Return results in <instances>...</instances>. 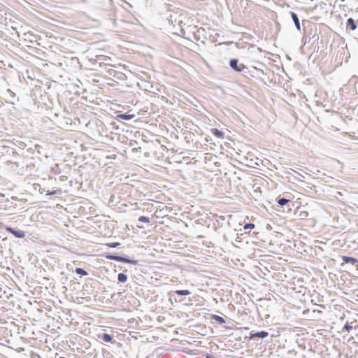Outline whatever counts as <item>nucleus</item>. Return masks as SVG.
Instances as JSON below:
<instances>
[{"mask_svg":"<svg viewBox=\"0 0 358 358\" xmlns=\"http://www.w3.org/2000/svg\"><path fill=\"white\" fill-rule=\"evenodd\" d=\"M106 257L110 260H115L117 262H127V263L130 262V261L129 259L122 257H119V256L109 255H106Z\"/></svg>","mask_w":358,"mask_h":358,"instance_id":"nucleus-3","label":"nucleus"},{"mask_svg":"<svg viewBox=\"0 0 358 358\" xmlns=\"http://www.w3.org/2000/svg\"><path fill=\"white\" fill-rule=\"evenodd\" d=\"M75 272L77 274L82 275H87V272L85 271V270H83L81 268H76V270H75Z\"/></svg>","mask_w":358,"mask_h":358,"instance_id":"nucleus-15","label":"nucleus"},{"mask_svg":"<svg viewBox=\"0 0 358 358\" xmlns=\"http://www.w3.org/2000/svg\"><path fill=\"white\" fill-rule=\"evenodd\" d=\"M117 278L120 282H124L127 280V276L125 274L121 273L118 274Z\"/></svg>","mask_w":358,"mask_h":358,"instance_id":"nucleus-12","label":"nucleus"},{"mask_svg":"<svg viewBox=\"0 0 358 358\" xmlns=\"http://www.w3.org/2000/svg\"><path fill=\"white\" fill-rule=\"evenodd\" d=\"M268 334L266 331H260V332H257L256 334H255L254 335H252V337H259V338H266V336H268Z\"/></svg>","mask_w":358,"mask_h":358,"instance_id":"nucleus-10","label":"nucleus"},{"mask_svg":"<svg viewBox=\"0 0 358 358\" xmlns=\"http://www.w3.org/2000/svg\"><path fill=\"white\" fill-rule=\"evenodd\" d=\"M176 294L180 296H186L190 294V292L187 289L185 290H176Z\"/></svg>","mask_w":358,"mask_h":358,"instance_id":"nucleus-11","label":"nucleus"},{"mask_svg":"<svg viewBox=\"0 0 358 358\" xmlns=\"http://www.w3.org/2000/svg\"><path fill=\"white\" fill-rule=\"evenodd\" d=\"M255 228V224H252V223H248V224H246L243 229H252Z\"/></svg>","mask_w":358,"mask_h":358,"instance_id":"nucleus-20","label":"nucleus"},{"mask_svg":"<svg viewBox=\"0 0 358 358\" xmlns=\"http://www.w3.org/2000/svg\"><path fill=\"white\" fill-rule=\"evenodd\" d=\"M309 214L307 210H301L297 213V217L299 220H306L308 217Z\"/></svg>","mask_w":358,"mask_h":358,"instance_id":"nucleus-5","label":"nucleus"},{"mask_svg":"<svg viewBox=\"0 0 358 358\" xmlns=\"http://www.w3.org/2000/svg\"><path fill=\"white\" fill-rule=\"evenodd\" d=\"M342 259L345 263H351L352 264H354L357 262L356 259L347 256H343Z\"/></svg>","mask_w":358,"mask_h":358,"instance_id":"nucleus-8","label":"nucleus"},{"mask_svg":"<svg viewBox=\"0 0 358 358\" xmlns=\"http://www.w3.org/2000/svg\"><path fill=\"white\" fill-rule=\"evenodd\" d=\"M238 59H232L229 62V65H230L231 68L233 69L234 70H235L238 72H241L244 70L245 66L243 64H238Z\"/></svg>","mask_w":358,"mask_h":358,"instance_id":"nucleus-1","label":"nucleus"},{"mask_svg":"<svg viewBox=\"0 0 358 358\" xmlns=\"http://www.w3.org/2000/svg\"><path fill=\"white\" fill-rule=\"evenodd\" d=\"M213 318L217 322H218L220 324H223L225 322L224 320L220 316L214 315L213 316Z\"/></svg>","mask_w":358,"mask_h":358,"instance_id":"nucleus-16","label":"nucleus"},{"mask_svg":"<svg viewBox=\"0 0 358 358\" xmlns=\"http://www.w3.org/2000/svg\"><path fill=\"white\" fill-rule=\"evenodd\" d=\"M347 27H350L351 30H355L357 28V25L352 18H349L347 20Z\"/></svg>","mask_w":358,"mask_h":358,"instance_id":"nucleus-7","label":"nucleus"},{"mask_svg":"<svg viewBox=\"0 0 358 358\" xmlns=\"http://www.w3.org/2000/svg\"><path fill=\"white\" fill-rule=\"evenodd\" d=\"M6 230L12 234H13L16 238H24L25 236V233L23 231L19 230L16 231L14 229L7 227H6Z\"/></svg>","mask_w":358,"mask_h":358,"instance_id":"nucleus-2","label":"nucleus"},{"mask_svg":"<svg viewBox=\"0 0 358 358\" xmlns=\"http://www.w3.org/2000/svg\"><path fill=\"white\" fill-rule=\"evenodd\" d=\"M102 338L105 342L107 343H110L113 340L112 336L108 334H103Z\"/></svg>","mask_w":358,"mask_h":358,"instance_id":"nucleus-13","label":"nucleus"},{"mask_svg":"<svg viewBox=\"0 0 358 358\" xmlns=\"http://www.w3.org/2000/svg\"><path fill=\"white\" fill-rule=\"evenodd\" d=\"M344 329L349 332L352 329V327L348 323H347L345 324Z\"/></svg>","mask_w":358,"mask_h":358,"instance_id":"nucleus-21","label":"nucleus"},{"mask_svg":"<svg viewBox=\"0 0 358 358\" xmlns=\"http://www.w3.org/2000/svg\"><path fill=\"white\" fill-rule=\"evenodd\" d=\"M62 189H55V190H53V191H50V190H48L47 191V195H54V194H62Z\"/></svg>","mask_w":358,"mask_h":358,"instance_id":"nucleus-14","label":"nucleus"},{"mask_svg":"<svg viewBox=\"0 0 358 358\" xmlns=\"http://www.w3.org/2000/svg\"><path fill=\"white\" fill-rule=\"evenodd\" d=\"M138 220L141 222H145V223H148L150 222L149 218L145 216L139 217Z\"/></svg>","mask_w":358,"mask_h":358,"instance_id":"nucleus-19","label":"nucleus"},{"mask_svg":"<svg viewBox=\"0 0 358 358\" xmlns=\"http://www.w3.org/2000/svg\"><path fill=\"white\" fill-rule=\"evenodd\" d=\"M211 132L215 136L220 138H223L224 136V133L216 128L213 129Z\"/></svg>","mask_w":358,"mask_h":358,"instance_id":"nucleus-6","label":"nucleus"},{"mask_svg":"<svg viewBox=\"0 0 358 358\" xmlns=\"http://www.w3.org/2000/svg\"><path fill=\"white\" fill-rule=\"evenodd\" d=\"M289 202V200L288 199H280L278 200V203L280 205V206H285V204H287V203Z\"/></svg>","mask_w":358,"mask_h":358,"instance_id":"nucleus-18","label":"nucleus"},{"mask_svg":"<svg viewBox=\"0 0 358 358\" xmlns=\"http://www.w3.org/2000/svg\"><path fill=\"white\" fill-rule=\"evenodd\" d=\"M134 117V114H131V115L120 114V115H117L116 119L117 120H131Z\"/></svg>","mask_w":358,"mask_h":358,"instance_id":"nucleus-4","label":"nucleus"},{"mask_svg":"<svg viewBox=\"0 0 358 358\" xmlns=\"http://www.w3.org/2000/svg\"><path fill=\"white\" fill-rule=\"evenodd\" d=\"M292 17L296 27L298 29H299L300 28V22H299V20L297 15L294 13H292Z\"/></svg>","mask_w":358,"mask_h":358,"instance_id":"nucleus-9","label":"nucleus"},{"mask_svg":"<svg viewBox=\"0 0 358 358\" xmlns=\"http://www.w3.org/2000/svg\"><path fill=\"white\" fill-rule=\"evenodd\" d=\"M106 245L108 248H116L118 245H120V243H118V242L107 243H106Z\"/></svg>","mask_w":358,"mask_h":358,"instance_id":"nucleus-17","label":"nucleus"}]
</instances>
